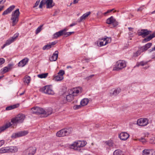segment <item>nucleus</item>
<instances>
[{"instance_id":"nucleus-1","label":"nucleus","mask_w":155,"mask_h":155,"mask_svg":"<svg viewBox=\"0 0 155 155\" xmlns=\"http://www.w3.org/2000/svg\"><path fill=\"white\" fill-rule=\"evenodd\" d=\"M68 91L69 94L67 95L66 99L69 102L72 101L74 99V97L77 96L79 92V91L77 88L70 89Z\"/></svg>"},{"instance_id":"nucleus-2","label":"nucleus","mask_w":155,"mask_h":155,"mask_svg":"<svg viewBox=\"0 0 155 155\" xmlns=\"http://www.w3.org/2000/svg\"><path fill=\"white\" fill-rule=\"evenodd\" d=\"M86 144V142L85 141H77L70 145V147L75 150H79L81 147L84 146Z\"/></svg>"},{"instance_id":"nucleus-3","label":"nucleus","mask_w":155,"mask_h":155,"mask_svg":"<svg viewBox=\"0 0 155 155\" xmlns=\"http://www.w3.org/2000/svg\"><path fill=\"white\" fill-rule=\"evenodd\" d=\"M20 14L19 9L18 8L12 12L11 18L12 22V26H14L18 22Z\"/></svg>"},{"instance_id":"nucleus-4","label":"nucleus","mask_w":155,"mask_h":155,"mask_svg":"<svg viewBox=\"0 0 155 155\" xmlns=\"http://www.w3.org/2000/svg\"><path fill=\"white\" fill-rule=\"evenodd\" d=\"M72 130V128L62 129L57 133L56 136L59 137L67 136L71 133Z\"/></svg>"},{"instance_id":"nucleus-5","label":"nucleus","mask_w":155,"mask_h":155,"mask_svg":"<svg viewBox=\"0 0 155 155\" xmlns=\"http://www.w3.org/2000/svg\"><path fill=\"white\" fill-rule=\"evenodd\" d=\"M25 115L22 114H20L18 115L15 118H12L11 122L14 124L22 123L25 119Z\"/></svg>"},{"instance_id":"nucleus-6","label":"nucleus","mask_w":155,"mask_h":155,"mask_svg":"<svg viewBox=\"0 0 155 155\" xmlns=\"http://www.w3.org/2000/svg\"><path fill=\"white\" fill-rule=\"evenodd\" d=\"M126 66V63L124 60H119L117 62V65L113 69V71H119Z\"/></svg>"},{"instance_id":"nucleus-7","label":"nucleus","mask_w":155,"mask_h":155,"mask_svg":"<svg viewBox=\"0 0 155 155\" xmlns=\"http://www.w3.org/2000/svg\"><path fill=\"white\" fill-rule=\"evenodd\" d=\"M40 90L42 92L49 95H53L54 94V92L51 87L49 86H45Z\"/></svg>"},{"instance_id":"nucleus-8","label":"nucleus","mask_w":155,"mask_h":155,"mask_svg":"<svg viewBox=\"0 0 155 155\" xmlns=\"http://www.w3.org/2000/svg\"><path fill=\"white\" fill-rule=\"evenodd\" d=\"M19 35L18 33H16L12 37L9 38L7 40L6 43L2 47V49L4 48L6 46L10 45L11 43L14 42L16 38L18 37Z\"/></svg>"},{"instance_id":"nucleus-9","label":"nucleus","mask_w":155,"mask_h":155,"mask_svg":"<svg viewBox=\"0 0 155 155\" xmlns=\"http://www.w3.org/2000/svg\"><path fill=\"white\" fill-rule=\"evenodd\" d=\"M31 109L34 114L38 115L45 114V110L42 108L38 107H34L32 108Z\"/></svg>"},{"instance_id":"nucleus-10","label":"nucleus","mask_w":155,"mask_h":155,"mask_svg":"<svg viewBox=\"0 0 155 155\" xmlns=\"http://www.w3.org/2000/svg\"><path fill=\"white\" fill-rule=\"evenodd\" d=\"M28 133V132L27 130L21 131L19 132L13 134L11 137L13 138H15L17 137L24 136L27 135Z\"/></svg>"},{"instance_id":"nucleus-11","label":"nucleus","mask_w":155,"mask_h":155,"mask_svg":"<svg viewBox=\"0 0 155 155\" xmlns=\"http://www.w3.org/2000/svg\"><path fill=\"white\" fill-rule=\"evenodd\" d=\"M151 32V31H148L147 29H142L140 31H138V34L139 36H141L143 38H144Z\"/></svg>"},{"instance_id":"nucleus-12","label":"nucleus","mask_w":155,"mask_h":155,"mask_svg":"<svg viewBox=\"0 0 155 155\" xmlns=\"http://www.w3.org/2000/svg\"><path fill=\"white\" fill-rule=\"evenodd\" d=\"M106 23L109 24H112L114 27L117 25L118 24V22L112 16L107 20Z\"/></svg>"},{"instance_id":"nucleus-13","label":"nucleus","mask_w":155,"mask_h":155,"mask_svg":"<svg viewBox=\"0 0 155 155\" xmlns=\"http://www.w3.org/2000/svg\"><path fill=\"white\" fill-rule=\"evenodd\" d=\"M148 124V120L147 118H141L138 120L137 124L141 126H144Z\"/></svg>"},{"instance_id":"nucleus-14","label":"nucleus","mask_w":155,"mask_h":155,"mask_svg":"<svg viewBox=\"0 0 155 155\" xmlns=\"http://www.w3.org/2000/svg\"><path fill=\"white\" fill-rule=\"evenodd\" d=\"M102 40H103V41H101L100 42L99 44L100 46L106 45L108 43H110L111 41V38L110 37H106L102 39Z\"/></svg>"},{"instance_id":"nucleus-15","label":"nucleus","mask_w":155,"mask_h":155,"mask_svg":"<svg viewBox=\"0 0 155 155\" xmlns=\"http://www.w3.org/2000/svg\"><path fill=\"white\" fill-rule=\"evenodd\" d=\"M36 148L34 147H29L26 150L27 155H34L36 152Z\"/></svg>"},{"instance_id":"nucleus-16","label":"nucleus","mask_w":155,"mask_h":155,"mask_svg":"<svg viewBox=\"0 0 155 155\" xmlns=\"http://www.w3.org/2000/svg\"><path fill=\"white\" fill-rule=\"evenodd\" d=\"M130 135L126 132L121 133L119 135V137L120 140H126L129 137Z\"/></svg>"},{"instance_id":"nucleus-17","label":"nucleus","mask_w":155,"mask_h":155,"mask_svg":"<svg viewBox=\"0 0 155 155\" xmlns=\"http://www.w3.org/2000/svg\"><path fill=\"white\" fill-rule=\"evenodd\" d=\"M143 155H155V151L153 150H144L143 151Z\"/></svg>"},{"instance_id":"nucleus-18","label":"nucleus","mask_w":155,"mask_h":155,"mask_svg":"<svg viewBox=\"0 0 155 155\" xmlns=\"http://www.w3.org/2000/svg\"><path fill=\"white\" fill-rule=\"evenodd\" d=\"M28 58H24L18 63V66L21 67L24 66L28 63Z\"/></svg>"},{"instance_id":"nucleus-19","label":"nucleus","mask_w":155,"mask_h":155,"mask_svg":"<svg viewBox=\"0 0 155 155\" xmlns=\"http://www.w3.org/2000/svg\"><path fill=\"white\" fill-rule=\"evenodd\" d=\"M13 65L12 64H9L8 67H4L1 69V73L4 74L10 71L12 68Z\"/></svg>"},{"instance_id":"nucleus-20","label":"nucleus","mask_w":155,"mask_h":155,"mask_svg":"<svg viewBox=\"0 0 155 155\" xmlns=\"http://www.w3.org/2000/svg\"><path fill=\"white\" fill-rule=\"evenodd\" d=\"M91 12H87L84 14L80 18L78 19L77 21L78 22H81L82 21L85 20L91 14Z\"/></svg>"},{"instance_id":"nucleus-21","label":"nucleus","mask_w":155,"mask_h":155,"mask_svg":"<svg viewBox=\"0 0 155 155\" xmlns=\"http://www.w3.org/2000/svg\"><path fill=\"white\" fill-rule=\"evenodd\" d=\"M58 51H55L51 57L49 58L50 60L51 61H56L58 58Z\"/></svg>"},{"instance_id":"nucleus-22","label":"nucleus","mask_w":155,"mask_h":155,"mask_svg":"<svg viewBox=\"0 0 155 155\" xmlns=\"http://www.w3.org/2000/svg\"><path fill=\"white\" fill-rule=\"evenodd\" d=\"M46 2L47 8H51L55 5V4L53 3L52 0H46Z\"/></svg>"},{"instance_id":"nucleus-23","label":"nucleus","mask_w":155,"mask_h":155,"mask_svg":"<svg viewBox=\"0 0 155 155\" xmlns=\"http://www.w3.org/2000/svg\"><path fill=\"white\" fill-rule=\"evenodd\" d=\"M6 150L8 151L5 152H8L15 153L17 152L18 150V149L16 147H7Z\"/></svg>"},{"instance_id":"nucleus-24","label":"nucleus","mask_w":155,"mask_h":155,"mask_svg":"<svg viewBox=\"0 0 155 155\" xmlns=\"http://www.w3.org/2000/svg\"><path fill=\"white\" fill-rule=\"evenodd\" d=\"M64 31L63 30H61L58 32H56L55 33L53 36V38L54 39H57L58 38L63 35Z\"/></svg>"},{"instance_id":"nucleus-25","label":"nucleus","mask_w":155,"mask_h":155,"mask_svg":"<svg viewBox=\"0 0 155 155\" xmlns=\"http://www.w3.org/2000/svg\"><path fill=\"white\" fill-rule=\"evenodd\" d=\"M152 45V43H148L146 44L145 45L142 47L141 48L142 52L146 51L148 48H150Z\"/></svg>"},{"instance_id":"nucleus-26","label":"nucleus","mask_w":155,"mask_h":155,"mask_svg":"<svg viewBox=\"0 0 155 155\" xmlns=\"http://www.w3.org/2000/svg\"><path fill=\"white\" fill-rule=\"evenodd\" d=\"M155 37V33H153L149 36H148L147 38H145L143 40V42L145 43L147 42L148 41H150L151 39L153 38H154Z\"/></svg>"},{"instance_id":"nucleus-27","label":"nucleus","mask_w":155,"mask_h":155,"mask_svg":"<svg viewBox=\"0 0 155 155\" xmlns=\"http://www.w3.org/2000/svg\"><path fill=\"white\" fill-rule=\"evenodd\" d=\"M10 126L11 124L10 123H8L6 124L4 126L0 127V133L6 129L10 127Z\"/></svg>"},{"instance_id":"nucleus-28","label":"nucleus","mask_w":155,"mask_h":155,"mask_svg":"<svg viewBox=\"0 0 155 155\" xmlns=\"http://www.w3.org/2000/svg\"><path fill=\"white\" fill-rule=\"evenodd\" d=\"M52 109L51 108H48L46 110H45V114H44L45 117L51 114L52 113Z\"/></svg>"},{"instance_id":"nucleus-29","label":"nucleus","mask_w":155,"mask_h":155,"mask_svg":"<svg viewBox=\"0 0 155 155\" xmlns=\"http://www.w3.org/2000/svg\"><path fill=\"white\" fill-rule=\"evenodd\" d=\"M67 30L66 28L63 29V31H64L63 35H64V37H67L69 36L74 32H66Z\"/></svg>"},{"instance_id":"nucleus-30","label":"nucleus","mask_w":155,"mask_h":155,"mask_svg":"<svg viewBox=\"0 0 155 155\" xmlns=\"http://www.w3.org/2000/svg\"><path fill=\"white\" fill-rule=\"evenodd\" d=\"M18 104H16L12 105H11L7 107L5 110H10L12 109L18 107Z\"/></svg>"},{"instance_id":"nucleus-31","label":"nucleus","mask_w":155,"mask_h":155,"mask_svg":"<svg viewBox=\"0 0 155 155\" xmlns=\"http://www.w3.org/2000/svg\"><path fill=\"white\" fill-rule=\"evenodd\" d=\"M89 100L87 98H84L82 100L81 102V106H84L87 104Z\"/></svg>"},{"instance_id":"nucleus-32","label":"nucleus","mask_w":155,"mask_h":155,"mask_svg":"<svg viewBox=\"0 0 155 155\" xmlns=\"http://www.w3.org/2000/svg\"><path fill=\"white\" fill-rule=\"evenodd\" d=\"M54 80L57 81H61L64 78L63 76L58 74L56 76H54Z\"/></svg>"},{"instance_id":"nucleus-33","label":"nucleus","mask_w":155,"mask_h":155,"mask_svg":"<svg viewBox=\"0 0 155 155\" xmlns=\"http://www.w3.org/2000/svg\"><path fill=\"white\" fill-rule=\"evenodd\" d=\"M30 77L27 75L25 76L24 78V82L28 84L30 83Z\"/></svg>"},{"instance_id":"nucleus-34","label":"nucleus","mask_w":155,"mask_h":155,"mask_svg":"<svg viewBox=\"0 0 155 155\" xmlns=\"http://www.w3.org/2000/svg\"><path fill=\"white\" fill-rule=\"evenodd\" d=\"M48 73H44L41 74H39L38 75V77L41 78H45L46 77H47L48 75Z\"/></svg>"},{"instance_id":"nucleus-35","label":"nucleus","mask_w":155,"mask_h":155,"mask_svg":"<svg viewBox=\"0 0 155 155\" xmlns=\"http://www.w3.org/2000/svg\"><path fill=\"white\" fill-rule=\"evenodd\" d=\"M15 6L14 5H12L7 8L6 10L8 12V14L11 12L15 8Z\"/></svg>"},{"instance_id":"nucleus-36","label":"nucleus","mask_w":155,"mask_h":155,"mask_svg":"<svg viewBox=\"0 0 155 155\" xmlns=\"http://www.w3.org/2000/svg\"><path fill=\"white\" fill-rule=\"evenodd\" d=\"M121 91V90L120 88H117L115 89L113 91V94L116 95L118 94Z\"/></svg>"},{"instance_id":"nucleus-37","label":"nucleus","mask_w":155,"mask_h":155,"mask_svg":"<svg viewBox=\"0 0 155 155\" xmlns=\"http://www.w3.org/2000/svg\"><path fill=\"white\" fill-rule=\"evenodd\" d=\"M43 25H41L39 26L36 30L35 33L36 34H37L39 33L42 30V27L43 26Z\"/></svg>"},{"instance_id":"nucleus-38","label":"nucleus","mask_w":155,"mask_h":155,"mask_svg":"<svg viewBox=\"0 0 155 155\" xmlns=\"http://www.w3.org/2000/svg\"><path fill=\"white\" fill-rule=\"evenodd\" d=\"M51 48V45L50 44H48L44 46L42 48L44 50H48Z\"/></svg>"},{"instance_id":"nucleus-39","label":"nucleus","mask_w":155,"mask_h":155,"mask_svg":"<svg viewBox=\"0 0 155 155\" xmlns=\"http://www.w3.org/2000/svg\"><path fill=\"white\" fill-rule=\"evenodd\" d=\"M121 151L120 150H115L114 152V155H121Z\"/></svg>"},{"instance_id":"nucleus-40","label":"nucleus","mask_w":155,"mask_h":155,"mask_svg":"<svg viewBox=\"0 0 155 155\" xmlns=\"http://www.w3.org/2000/svg\"><path fill=\"white\" fill-rule=\"evenodd\" d=\"M46 0H42L39 5V8H42L43 5L46 4Z\"/></svg>"},{"instance_id":"nucleus-41","label":"nucleus","mask_w":155,"mask_h":155,"mask_svg":"<svg viewBox=\"0 0 155 155\" xmlns=\"http://www.w3.org/2000/svg\"><path fill=\"white\" fill-rule=\"evenodd\" d=\"M140 48V49L138 50L136 52L134 53V57H137L140 55V54L141 52H142Z\"/></svg>"},{"instance_id":"nucleus-42","label":"nucleus","mask_w":155,"mask_h":155,"mask_svg":"<svg viewBox=\"0 0 155 155\" xmlns=\"http://www.w3.org/2000/svg\"><path fill=\"white\" fill-rule=\"evenodd\" d=\"M107 143L109 147H112L113 146L114 143L112 140H110L108 141Z\"/></svg>"},{"instance_id":"nucleus-43","label":"nucleus","mask_w":155,"mask_h":155,"mask_svg":"<svg viewBox=\"0 0 155 155\" xmlns=\"http://www.w3.org/2000/svg\"><path fill=\"white\" fill-rule=\"evenodd\" d=\"M147 62H145V61H141L140 63H138L137 65V66H138L140 65H141V66H143L144 65L146 64H147Z\"/></svg>"},{"instance_id":"nucleus-44","label":"nucleus","mask_w":155,"mask_h":155,"mask_svg":"<svg viewBox=\"0 0 155 155\" xmlns=\"http://www.w3.org/2000/svg\"><path fill=\"white\" fill-rule=\"evenodd\" d=\"M150 143L151 144L155 143V137H153L151 138L150 140Z\"/></svg>"},{"instance_id":"nucleus-45","label":"nucleus","mask_w":155,"mask_h":155,"mask_svg":"<svg viewBox=\"0 0 155 155\" xmlns=\"http://www.w3.org/2000/svg\"><path fill=\"white\" fill-rule=\"evenodd\" d=\"M138 140L139 141L142 142L143 143H144L146 141V140L143 137H141Z\"/></svg>"},{"instance_id":"nucleus-46","label":"nucleus","mask_w":155,"mask_h":155,"mask_svg":"<svg viewBox=\"0 0 155 155\" xmlns=\"http://www.w3.org/2000/svg\"><path fill=\"white\" fill-rule=\"evenodd\" d=\"M64 74V71L62 70H60L59 72L58 73V74L60 75H62L63 76V75Z\"/></svg>"},{"instance_id":"nucleus-47","label":"nucleus","mask_w":155,"mask_h":155,"mask_svg":"<svg viewBox=\"0 0 155 155\" xmlns=\"http://www.w3.org/2000/svg\"><path fill=\"white\" fill-rule=\"evenodd\" d=\"M5 61V60L4 59L2 58H0V66L4 64Z\"/></svg>"},{"instance_id":"nucleus-48","label":"nucleus","mask_w":155,"mask_h":155,"mask_svg":"<svg viewBox=\"0 0 155 155\" xmlns=\"http://www.w3.org/2000/svg\"><path fill=\"white\" fill-rule=\"evenodd\" d=\"M81 105H75L74 106V109H79L81 107Z\"/></svg>"},{"instance_id":"nucleus-49","label":"nucleus","mask_w":155,"mask_h":155,"mask_svg":"<svg viewBox=\"0 0 155 155\" xmlns=\"http://www.w3.org/2000/svg\"><path fill=\"white\" fill-rule=\"evenodd\" d=\"M40 0H37L35 4V5L33 6V8H36L40 2Z\"/></svg>"},{"instance_id":"nucleus-50","label":"nucleus","mask_w":155,"mask_h":155,"mask_svg":"<svg viewBox=\"0 0 155 155\" xmlns=\"http://www.w3.org/2000/svg\"><path fill=\"white\" fill-rule=\"evenodd\" d=\"M94 76V74L91 75L87 77L85 79L87 80H88L92 78Z\"/></svg>"},{"instance_id":"nucleus-51","label":"nucleus","mask_w":155,"mask_h":155,"mask_svg":"<svg viewBox=\"0 0 155 155\" xmlns=\"http://www.w3.org/2000/svg\"><path fill=\"white\" fill-rule=\"evenodd\" d=\"M5 143V141L4 140H0V147L2 146Z\"/></svg>"},{"instance_id":"nucleus-52","label":"nucleus","mask_w":155,"mask_h":155,"mask_svg":"<svg viewBox=\"0 0 155 155\" xmlns=\"http://www.w3.org/2000/svg\"><path fill=\"white\" fill-rule=\"evenodd\" d=\"M57 43V41H54V42H53L51 43H49V44H50V45H51V47L52 45H55Z\"/></svg>"},{"instance_id":"nucleus-53","label":"nucleus","mask_w":155,"mask_h":155,"mask_svg":"<svg viewBox=\"0 0 155 155\" xmlns=\"http://www.w3.org/2000/svg\"><path fill=\"white\" fill-rule=\"evenodd\" d=\"M143 9V7H140L139 8H138L137 10V11H141Z\"/></svg>"},{"instance_id":"nucleus-54","label":"nucleus","mask_w":155,"mask_h":155,"mask_svg":"<svg viewBox=\"0 0 155 155\" xmlns=\"http://www.w3.org/2000/svg\"><path fill=\"white\" fill-rule=\"evenodd\" d=\"M8 14V12H7V11L6 10H5V11H4L3 13H2V15H7Z\"/></svg>"},{"instance_id":"nucleus-55","label":"nucleus","mask_w":155,"mask_h":155,"mask_svg":"<svg viewBox=\"0 0 155 155\" xmlns=\"http://www.w3.org/2000/svg\"><path fill=\"white\" fill-rule=\"evenodd\" d=\"M79 0H74L73 3L74 4H76L78 2Z\"/></svg>"},{"instance_id":"nucleus-56","label":"nucleus","mask_w":155,"mask_h":155,"mask_svg":"<svg viewBox=\"0 0 155 155\" xmlns=\"http://www.w3.org/2000/svg\"><path fill=\"white\" fill-rule=\"evenodd\" d=\"M76 23H72L70 25V26L71 27L73 26H74L75 25H76Z\"/></svg>"},{"instance_id":"nucleus-57","label":"nucleus","mask_w":155,"mask_h":155,"mask_svg":"<svg viewBox=\"0 0 155 155\" xmlns=\"http://www.w3.org/2000/svg\"><path fill=\"white\" fill-rule=\"evenodd\" d=\"M6 2V0H2L0 1V4H1L2 3H4Z\"/></svg>"},{"instance_id":"nucleus-58","label":"nucleus","mask_w":155,"mask_h":155,"mask_svg":"<svg viewBox=\"0 0 155 155\" xmlns=\"http://www.w3.org/2000/svg\"><path fill=\"white\" fill-rule=\"evenodd\" d=\"M152 59L155 58V54L152 55Z\"/></svg>"},{"instance_id":"nucleus-59","label":"nucleus","mask_w":155,"mask_h":155,"mask_svg":"<svg viewBox=\"0 0 155 155\" xmlns=\"http://www.w3.org/2000/svg\"><path fill=\"white\" fill-rule=\"evenodd\" d=\"M4 8V6H2L1 7H0V12L2 11Z\"/></svg>"},{"instance_id":"nucleus-60","label":"nucleus","mask_w":155,"mask_h":155,"mask_svg":"<svg viewBox=\"0 0 155 155\" xmlns=\"http://www.w3.org/2000/svg\"><path fill=\"white\" fill-rule=\"evenodd\" d=\"M25 91H23L22 93L20 94V96L24 94L25 93Z\"/></svg>"},{"instance_id":"nucleus-61","label":"nucleus","mask_w":155,"mask_h":155,"mask_svg":"<svg viewBox=\"0 0 155 155\" xmlns=\"http://www.w3.org/2000/svg\"><path fill=\"white\" fill-rule=\"evenodd\" d=\"M113 10V9H111V10H108L107 11L109 13H110V12H111Z\"/></svg>"},{"instance_id":"nucleus-62","label":"nucleus","mask_w":155,"mask_h":155,"mask_svg":"<svg viewBox=\"0 0 155 155\" xmlns=\"http://www.w3.org/2000/svg\"><path fill=\"white\" fill-rule=\"evenodd\" d=\"M128 29L129 30V31H131L133 29V28H131V27H129L128 28Z\"/></svg>"},{"instance_id":"nucleus-63","label":"nucleus","mask_w":155,"mask_h":155,"mask_svg":"<svg viewBox=\"0 0 155 155\" xmlns=\"http://www.w3.org/2000/svg\"><path fill=\"white\" fill-rule=\"evenodd\" d=\"M108 13V12L107 11V12H105L104 13V15H106L107 14V13Z\"/></svg>"},{"instance_id":"nucleus-64","label":"nucleus","mask_w":155,"mask_h":155,"mask_svg":"<svg viewBox=\"0 0 155 155\" xmlns=\"http://www.w3.org/2000/svg\"><path fill=\"white\" fill-rule=\"evenodd\" d=\"M85 60L87 62H88L89 61V59H86Z\"/></svg>"}]
</instances>
